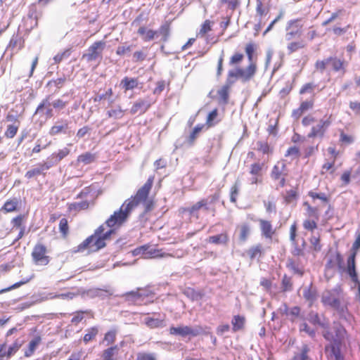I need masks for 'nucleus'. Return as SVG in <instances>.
<instances>
[{"label": "nucleus", "instance_id": "1", "mask_svg": "<svg viewBox=\"0 0 360 360\" xmlns=\"http://www.w3.org/2000/svg\"><path fill=\"white\" fill-rule=\"evenodd\" d=\"M347 335V330L340 323L334 322L330 328L326 326L323 331V336L330 342L325 347V352L329 359L343 360L340 347L344 343Z\"/></svg>", "mask_w": 360, "mask_h": 360}, {"label": "nucleus", "instance_id": "2", "mask_svg": "<svg viewBox=\"0 0 360 360\" xmlns=\"http://www.w3.org/2000/svg\"><path fill=\"white\" fill-rule=\"evenodd\" d=\"M105 229L104 224L98 226L94 234L86 238L75 248V252H83L86 250L88 252H93L104 248L106 245L105 240L110 239L111 234L114 233L113 230L105 231Z\"/></svg>", "mask_w": 360, "mask_h": 360}, {"label": "nucleus", "instance_id": "3", "mask_svg": "<svg viewBox=\"0 0 360 360\" xmlns=\"http://www.w3.org/2000/svg\"><path fill=\"white\" fill-rule=\"evenodd\" d=\"M256 50V45L254 43H248L245 47V51L248 57V65L245 68H238L235 70L236 73L231 75H238L242 78V82H248L252 80L257 72V64L253 60L254 53Z\"/></svg>", "mask_w": 360, "mask_h": 360}, {"label": "nucleus", "instance_id": "4", "mask_svg": "<svg viewBox=\"0 0 360 360\" xmlns=\"http://www.w3.org/2000/svg\"><path fill=\"white\" fill-rule=\"evenodd\" d=\"M348 63L338 56H329L323 60H317L314 64L315 70L319 72H323L328 67L334 72H338L344 75L347 70Z\"/></svg>", "mask_w": 360, "mask_h": 360}, {"label": "nucleus", "instance_id": "5", "mask_svg": "<svg viewBox=\"0 0 360 360\" xmlns=\"http://www.w3.org/2000/svg\"><path fill=\"white\" fill-rule=\"evenodd\" d=\"M124 297L127 302L134 305H148L154 302L155 293L146 288H138L126 292Z\"/></svg>", "mask_w": 360, "mask_h": 360}, {"label": "nucleus", "instance_id": "6", "mask_svg": "<svg viewBox=\"0 0 360 360\" xmlns=\"http://www.w3.org/2000/svg\"><path fill=\"white\" fill-rule=\"evenodd\" d=\"M132 210L131 205H129L124 202L119 210L114 212L105 221V224L110 229V230H113L115 233L117 229H119L126 222Z\"/></svg>", "mask_w": 360, "mask_h": 360}, {"label": "nucleus", "instance_id": "7", "mask_svg": "<svg viewBox=\"0 0 360 360\" xmlns=\"http://www.w3.org/2000/svg\"><path fill=\"white\" fill-rule=\"evenodd\" d=\"M154 179V176H149L146 182L138 189L136 194L124 201L127 205H131L132 210L137 207L141 202H145L148 199L153 184Z\"/></svg>", "mask_w": 360, "mask_h": 360}, {"label": "nucleus", "instance_id": "8", "mask_svg": "<svg viewBox=\"0 0 360 360\" xmlns=\"http://www.w3.org/2000/svg\"><path fill=\"white\" fill-rule=\"evenodd\" d=\"M31 257L35 266H45L50 264L51 257L49 255V250L46 245L37 243L32 250Z\"/></svg>", "mask_w": 360, "mask_h": 360}, {"label": "nucleus", "instance_id": "9", "mask_svg": "<svg viewBox=\"0 0 360 360\" xmlns=\"http://www.w3.org/2000/svg\"><path fill=\"white\" fill-rule=\"evenodd\" d=\"M303 205L306 208L307 219L303 221V227L305 230L313 231L317 229V223L320 218V212L318 207L311 205L308 202H304Z\"/></svg>", "mask_w": 360, "mask_h": 360}, {"label": "nucleus", "instance_id": "10", "mask_svg": "<svg viewBox=\"0 0 360 360\" xmlns=\"http://www.w3.org/2000/svg\"><path fill=\"white\" fill-rule=\"evenodd\" d=\"M304 24L301 18H296L288 21L285 27V39L292 41L300 38L302 35Z\"/></svg>", "mask_w": 360, "mask_h": 360}, {"label": "nucleus", "instance_id": "11", "mask_svg": "<svg viewBox=\"0 0 360 360\" xmlns=\"http://www.w3.org/2000/svg\"><path fill=\"white\" fill-rule=\"evenodd\" d=\"M231 73H236L235 70H230L227 75V79L226 84L223 85L218 91L217 95L220 101L226 104L229 102V91L231 85L237 80L239 79L242 82V78L238 75H231Z\"/></svg>", "mask_w": 360, "mask_h": 360}, {"label": "nucleus", "instance_id": "12", "mask_svg": "<svg viewBox=\"0 0 360 360\" xmlns=\"http://www.w3.org/2000/svg\"><path fill=\"white\" fill-rule=\"evenodd\" d=\"M271 178L278 182V185L281 188H283L286 184V178L288 176V169L286 165L283 162H277L270 173Z\"/></svg>", "mask_w": 360, "mask_h": 360}, {"label": "nucleus", "instance_id": "13", "mask_svg": "<svg viewBox=\"0 0 360 360\" xmlns=\"http://www.w3.org/2000/svg\"><path fill=\"white\" fill-rule=\"evenodd\" d=\"M105 42L103 41H97L94 42L87 49V53L82 55V58L86 59L87 62L101 60L103 51L105 49Z\"/></svg>", "mask_w": 360, "mask_h": 360}, {"label": "nucleus", "instance_id": "14", "mask_svg": "<svg viewBox=\"0 0 360 360\" xmlns=\"http://www.w3.org/2000/svg\"><path fill=\"white\" fill-rule=\"evenodd\" d=\"M332 123L331 115L326 120H320L319 123L311 128L310 131L307 134L308 138L314 139L316 137H324L328 127Z\"/></svg>", "mask_w": 360, "mask_h": 360}, {"label": "nucleus", "instance_id": "15", "mask_svg": "<svg viewBox=\"0 0 360 360\" xmlns=\"http://www.w3.org/2000/svg\"><path fill=\"white\" fill-rule=\"evenodd\" d=\"M259 222L261 236L267 240L272 241L276 236V229L274 227L271 221L260 218Z\"/></svg>", "mask_w": 360, "mask_h": 360}, {"label": "nucleus", "instance_id": "16", "mask_svg": "<svg viewBox=\"0 0 360 360\" xmlns=\"http://www.w3.org/2000/svg\"><path fill=\"white\" fill-rule=\"evenodd\" d=\"M219 192H216L210 196V201L207 198H202L198 201V202L200 205V209H203L207 212H211L212 215L214 217L216 214L217 210L215 207L212 206V205L217 202L219 199Z\"/></svg>", "mask_w": 360, "mask_h": 360}, {"label": "nucleus", "instance_id": "17", "mask_svg": "<svg viewBox=\"0 0 360 360\" xmlns=\"http://www.w3.org/2000/svg\"><path fill=\"white\" fill-rule=\"evenodd\" d=\"M264 165V163L260 162H254L250 165L249 172L252 175V184H257L262 183Z\"/></svg>", "mask_w": 360, "mask_h": 360}, {"label": "nucleus", "instance_id": "18", "mask_svg": "<svg viewBox=\"0 0 360 360\" xmlns=\"http://www.w3.org/2000/svg\"><path fill=\"white\" fill-rule=\"evenodd\" d=\"M169 333L173 335H179L183 338L188 335L194 337L200 334V330L197 329H193L191 327L188 326L179 327L172 326L169 328Z\"/></svg>", "mask_w": 360, "mask_h": 360}, {"label": "nucleus", "instance_id": "19", "mask_svg": "<svg viewBox=\"0 0 360 360\" xmlns=\"http://www.w3.org/2000/svg\"><path fill=\"white\" fill-rule=\"evenodd\" d=\"M321 302L324 305L330 306L337 310H339L340 308V300L331 291H327L323 293Z\"/></svg>", "mask_w": 360, "mask_h": 360}, {"label": "nucleus", "instance_id": "20", "mask_svg": "<svg viewBox=\"0 0 360 360\" xmlns=\"http://www.w3.org/2000/svg\"><path fill=\"white\" fill-rule=\"evenodd\" d=\"M314 104V100L301 102L300 106L292 111V117L296 120H299L305 112L313 108Z\"/></svg>", "mask_w": 360, "mask_h": 360}, {"label": "nucleus", "instance_id": "21", "mask_svg": "<svg viewBox=\"0 0 360 360\" xmlns=\"http://www.w3.org/2000/svg\"><path fill=\"white\" fill-rule=\"evenodd\" d=\"M307 195L311 199L312 202H315L316 200H319L323 206H328V208L331 207L330 203V195L326 193H318L314 191H309L307 193Z\"/></svg>", "mask_w": 360, "mask_h": 360}, {"label": "nucleus", "instance_id": "22", "mask_svg": "<svg viewBox=\"0 0 360 360\" xmlns=\"http://www.w3.org/2000/svg\"><path fill=\"white\" fill-rule=\"evenodd\" d=\"M288 44L286 46L288 54H292L295 52L304 49L307 47L306 41L300 38L292 39V41H287Z\"/></svg>", "mask_w": 360, "mask_h": 360}, {"label": "nucleus", "instance_id": "23", "mask_svg": "<svg viewBox=\"0 0 360 360\" xmlns=\"http://www.w3.org/2000/svg\"><path fill=\"white\" fill-rule=\"evenodd\" d=\"M69 129V123L67 120L58 121L54 125H53L49 131V134L53 136L60 134H66Z\"/></svg>", "mask_w": 360, "mask_h": 360}, {"label": "nucleus", "instance_id": "24", "mask_svg": "<svg viewBox=\"0 0 360 360\" xmlns=\"http://www.w3.org/2000/svg\"><path fill=\"white\" fill-rule=\"evenodd\" d=\"M50 167L51 166L46 162L39 163L37 167L28 170L25 173V176L28 179H31L39 175L45 176L44 171L48 170Z\"/></svg>", "mask_w": 360, "mask_h": 360}, {"label": "nucleus", "instance_id": "25", "mask_svg": "<svg viewBox=\"0 0 360 360\" xmlns=\"http://www.w3.org/2000/svg\"><path fill=\"white\" fill-rule=\"evenodd\" d=\"M356 255L355 253H352L351 255L347 259V271L349 276L351 277L352 280L354 283H357L359 281L358 280V276L357 273L356 271V264H355V259H356Z\"/></svg>", "mask_w": 360, "mask_h": 360}, {"label": "nucleus", "instance_id": "26", "mask_svg": "<svg viewBox=\"0 0 360 360\" xmlns=\"http://www.w3.org/2000/svg\"><path fill=\"white\" fill-rule=\"evenodd\" d=\"M151 106V103L144 100H139L135 102L131 108L130 112L132 115L145 113Z\"/></svg>", "mask_w": 360, "mask_h": 360}, {"label": "nucleus", "instance_id": "27", "mask_svg": "<svg viewBox=\"0 0 360 360\" xmlns=\"http://www.w3.org/2000/svg\"><path fill=\"white\" fill-rule=\"evenodd\" d=\"M207 243L214 245H226L229 241V236L226 231L217 235L211 236L207 239Z\"/></svg>", "mask_w": 360, "mask_h": 360}, {"label": "nucleus", "instance_id": "28", "mask_svg": "<svg viewBox=\"0 0 360 360\" xmlns=\"http://www.w3.org/2000/svg\"><path fill=\"white\" fill-rule=\"evenodd\" d=\"M247 255L250 260L262 257L264 254V249L261 243L251 246L247 251Z\"/></svg>", "mask_w": 360, "mask_h": 360}, {"label": "nucleus", "instance_id": "29", "mask_svg": "<svg viewBox=\"0 0 360 360\" xmlns=\"http://www.w3.org/2000/svg\"><path fill=\"white\" fill-rule=\"evenodd\" d=\"M288 269H289L294 274H297L300 276H302L304 274V268L302 266L298 260L293 259H289L286 264Z\"/></svg>", "mask_w": 360, "mask_h": 360}, {"label": "nucleus", "instance_id": "30", "mask_svg": "<svg viewBox=\"0 0 360 360\" xmlns=\"http://www.w3.org/2000/svg\"><path fill=\"white\" fill-rule=\"evenodd\" d=\"M204 127L205 124H198L193 129L186 139V142L189 146H193L195 144L196 139Z\"/></svg>", "mask_w": 360, "mask_h": 360}, {"label": "nucleus", "instance_id": "31", "mask_svg": "<svg viewBox=\"0 0 360 360\" xmlns=\"http://www.w3.org/2000/svg\"><path fill=\"white\" fill-rule=\"evenodd\" d=\"M285 205H296L299 194L297 189H290L282 194Z\"/></svg>", "mask_w": 360, "mask_h": 360}, {"label": "nucleus", "instance_id": "32", "mask_svg": "<svg viewBox=\"0 0 360 360\" xmlns=\"http://www.w3.org/2000/svg\"><path fill=\"white\" fill-rule=\"evenodd\" d=\"M214 22L210 20H205L200 25L197 37L207 39V34L212 31Z\"/></svg>", "mask_w": 360, "mask_h": 360}, {"label": "nucleus", "instance_id": "33", "mask_svg": "<svg viewBox=\"0 0 360 360\" xmlns=\"http://www.w3.org/2000/svg\"><path fill=\"white\" fill-rule=\"evenodd\" d=\"M19 205V200L14 198L7 200L1 208V211L4 213L13 212L18 210Z\"/></svg>", "mask_w": 360, "mask_h": 360}, {"label": "nucleus", "instance_id": "34", "mask_svg": "<svg viewBox=\"0 0 360 360\" xmlns=\"http://www.w3.org/2000/svg\"><path fill=\"white\" fill-rule=\"evenodd\" d=\"M120 85L124 91L133 90L139 86V80L137 78L124 77L120 82Z\"/></svg>", "mask_w": 360, "mask_h": 360}, {"label": "nucleus", "instance_id": "35", "mask_svg": "<svg viewBox=\"0 0 360 360\" xmlns=\"http://www.w3.org/2000/svg\"><path fill=\"white\" fill-rule=\"evenodd\" d=\"M245 317L241 315H235L231 320L232 330L237 332L243 330L245 325Z\"/></svg>", "mask_w": 360, "mask_h": 360}, {"label": "nucleus", "instance_id": "36", "mask_svg": "<svg viewBox=\"0 0 360 360\" xmlns=\"http://www.w3.org/2000/svg\"><path fill=\"white\" fill-rule=\"evenodd\" d=\"M144 323L151 329L161 328L165 326V318L158 319L148 316L144 319Z\"/></svg>", "mask_w": 360, "mask_h": 360}, {"label": "nucleus", "instance_id": "37", "mask_svg": "<svg viewBox=\"0 0 360 360\" xmlns=\"http://www.w3.org/2000/svg\"><path fill=\"white\" fill-rule=\"evenodd\" d=\"M138 34L142 37L144 41L153 40L157 34V32L153 30H148L146 27L141 26L137 31Z\"/></svg>", "mask_w": 360, "mask_h": 360}, {"label": "nucleus", "instance_id": "38", "mask_svg": "<svg viewBox=\"0 0 360 360\" xmlns=\"http://www.w3.org/2000/svg\"><path fill=\"white\" fill-rule=\"evenodd\" d=\"M41 338L39 335L35 336L28 344L27 349L25 351L24 355L26 357L31 356L37 348V347L41 343Z\"/></svg>", "mask_w": 360, "mask_h": 360}, {"label": "nucleus", "instance_id": "39", "mask_svg": "<svg viewBox=\"0 0 360 360\" xmlns=\"http://www.w3.org/2000/svg\"><path fill=\"white\" fill-rule=\"evenodd\" d=\"M238 229H239L238 238H239L240 241L245 242L248 239V238L251 233L250 226L248 223H243L238 226Z\"/></svg>", "mask_w": 360, "mask_h": 360}, {"label": "nucleus", "instance_id": "40", "mask_svg": "<svg viewBox=\"0 0 360 360\" xmlns=\"http://www.w3.org/2000/svg\"><path fill=\"white\" fill-rule=\"evenodd\" d=\"M89 207V202L87 200L75 202L69 204L68 210L71 212H79L87 210Z\"/></svg>", "mask_w": 360, "mask_h": 360}, {"label": "nucleus", "instance_id": "41", "mask_svg": "<svg viewBox=\"0 0 360 360\" xmlns=\"http://www.w3.org/2000/svg\"><path fill=\"white\" fill-rule=\"evenodd\" d=\"M200 210V205L197 202L190 207H181L180 212L181 213H188L191 217L199 219V211Z\"/></svg>", "mask_w": 360, "mask_h": 360}, {"label": "nucleus", "instance_id": "42", "mask_svg": "<svg viewBox=\"0 0 360 360\" xmlns=\"http://www.w3.org/2000/svg\"><path fill=\"white\" fill-rule=\"evenodd\" d=\"M125 110H123L120 105L108 110L106 115L108 118H113L115 120H119L124 117Z\"/></svg>", "mask_w": 360, "mask_h": 360}, {"label": "nucleus", "instance_id": "43", "mask_svg": "<svg viewBox=\"0 0 360 360\" xmlns=\"http://www.w3.org/2000/svg\"><path fill=\"white\" fill-rule=\"evenodd\" d=\"M303 296L304 299L309 302V306L311 307L314 302L316 300L317 292L316 289L313 288L311 285L304 290Z\"/></svg>", "mask_w": 360, "mask_h": 360}, {"label": "nucleus", "instance_id": "44", "mask_svg": "<svg viewBox=\"0 0 360 360\" xmlns=\"http://www.w3.org/2000/svg\"><path fill=\"white\" fill-rule=\"evenodd\" d=\"M96 157L95 154L91 153L90 152H86L84 153L79 155L77 158V161L79 163L89 165L94 162L96 160Z\"/></svg>", "mask_w": 360, "mask_h": 360}, {"label": "nucleus", "instance_id": "45", "mask_svg": "<svg viewBox=\"0 0 360 360\" xmlns=\"http://www.w3.org/2000/svg\"><path fill=\"white\" fill-rule=\"evenodd\" d=\"M150 258H162V257H174V255L168 253L163 251L162 249H153L147 252Z\"/></svg>", "mask_w": 360, "mask_h": 360}, {"label": "nucleus", "instance_id": "46", "mask_svg": "<svg viewBox=\"0 0 360 360\" xmlns=\"http://www.w3.org/2000/svg\"><path fill=\"white\" fill-rule=\"evenodd\" d=\"M281 290L283 292L291 291L293 288V282L292 278L287 274H284L281 280Z\"/></svg>", "mask_w": 360, "mask_h": 360}, {"label": "nucleus", "instance_id": "47", "mask_svg": "<svg viewBox=\"0 0 360 360\" xmlns=\"http://www.w3.org/2000/svg\"><path fill=\"white\" fill-rule=\"evenodd\" d=\"M118 351L117 345H114L107 348L103 352V360H113L115 354Z\"/></svg>", "mask_w": 360, "mask_h": 360}, {"label": "nucleus", "instance_id": "48", "mask_svg": "<svg viewBox=\"0 0 360 360\" xmlns=\"http://www.w3.org/2000/svg\"><path fill=\"white\" fill-rule=\"evenodd\" d=\"M59 231L63 238H66L69 234L68 221L66 218H62L59 222Z\"/></svg>", "mask_w": 360, "mask_h": 360}, {"label": "nucleus", "instance_id": "49", "mask_svg": "<svg viewBox=\"0 0 360 360\" xmlns=\"http://www.w3.org/2000/svg\"><path fill=\"white\" fill-rule=\"evenodd\" d=\"M343 263V258L340 253L336 252L332 259L328 261V265L330 267L338 266L339 268L342 267Z\"/></svg>", "mask_w": 360, "mask_h": 360}, {"label": "nucleus", "instance_id": "50", "mask_svg": "<svg viewBox=\"0 0 360 360\" xmlns=\"http://www.w3.org/2000/svg\"><path fill=\"white\" fill-rule=\"evenodd\" d=\"M20 124H8L4 133V136L8 139L13 138L18 133Z\"/></svg>", "mask_w": 360, "mask_h": 360}, {"label": "nucleus", "instance_id": "51", "mask_svg": "<svg viewBox=\"0 0 360 360\" xmlns=\"http://www.w3.org/2000/svg\"><path fill=\"white\" fill-rule=\"evenodd\" d=\"M335 162L330 160L329 161L324 162L321 166V170L320 172V174L321 175H323L329 171L331 174H333L335 171Z\"/></svg>", "mask_w": 360, "mask_h": 360}, {"label": "nucleus", "instance_id": "52", "mask_svg": "<svg viewBox=\"0 0 360 360\" xmlns=\"http://www.w3.org/2000/svg\"><path fill=\"white\" fill-rule=\"evenodd\" d=\"M25 214H18L16 217H13L11 220V224L13 225V228L15 229H21L25 228L23 224L25 221Z\"/></svg>", "mask_w": 360, "mask_h": 360}, {"label": "nucleus", "instance_id": "53", "mask_svg": "<svg viewBox=\"0 0 360 360\" xmlns=\"http://www.w3.org/2000/svg\"><path fill=\"white\" fill-rule=\"evenodd\" d=\"M309 242L311 243V248L315 252H320L322 245L321 244V238L320 236H311L309 239Z\"/></svg>", "mask_w": 360, "mask_h": 360}, {"label": "nucleus", "instance_id": "54", "mask_svg": "<svg viewBox=\"0 0 360 360\" xmlns=\"http://www.w3.org/2000/svg\"><path fill=\"white\" fill-rule=\"evenodd\" d=\"M90 314V311L89 310H85V311H77L76 312H75L73 314V316L71 319V323L72 324H75V325H77L78 324L79 322H81L84 316V314Z\"/></svg>", "mask_w": 360, "mask_h": 360}, {"label": "nucleus", "instance_id": "55", "mask_svg": "<svg viewBox=\"0 0 360 360\" xmlns=\"http://www.w3.org/2000/svg\"><path fill=\"white\" fill-rule=\"evenodd\" d=\"M70 153V150L68 148H64L63 149L59 150L56 153H53L52 154V158L56 160L57 162H60L64 158L68 156Z\"/></svg>", "mask_w": 360, "mask_h": 360}, {"label": "nucleus", "instance_id": "56", "mask_svg": "<svg viewBox=\"0 0 360 360\" xmlns=\"http://www.w3.org/2000/svg\"><path fill=\"white\" fill-rule=\"evenodd\" d=\"M300 156V148L296 146L288 148L285 153V157H290L291 159L299 158Z\"/></svg>", "mask_w": 360, "mask_h": 360}, {"label": "nucleus", "instance_id": "57", "mask_svg": "<svg viewBox=\"0 0 360 360\" xmlns=\"http://www.w3.org/2000/svg\"><path fill=\"white\" fill-rule=\"evenodd\" d=\"M71 54V49H67L61 53H57L53 57V60L56 64H59L63 60L68 58Z\"/></svg>", "mask_w": 360, "mask_h": 360}, {"label": "nucleus", "instance_id": "58", "mask_svg": "<svg viewBox=\"0 0 360 360\" xmlns=\"http://www.w3.org/2000/svg\"><path fill=\"white\" fill-rule=\"evenodd\" d=\"M244 59V55L240 52H235L229 59L230 65H236L240 64Z\"/></svg>", "mask_w": 360, "mask_h": 360}, {"label": "nucleus", "instance_id": "59", "mask_svg": "<svg viewBox=\"0 0 360 360\" xmlns=\"http://www.w3.org/2000/svg\"><path fill=\"white\" fill-rule=\"evenodd\" d=\"M117 331L115 330H110L108 331L103 338V341L106 342V344L112 345L115 342Z\"/></svg>", "mask_w": 360, "mask_h": 360}, {"label": "nucleus", "instance_id": "60", "mask_svg": "<svg viewBox=\"0 0 360 360\" xmlns=\"http://www.w3.org/2000/svg\"><path fill=\"white\" fill-rule=\"evenodd\" d=\"M344 13V9H338L335 12L332 13L330 16L323 22V25H327L329 23L335 21L337 18L342 16Z\"/></svg>", "mask_w": 360, "mask_h": 360}, {"label": "nucleus", "instance_id": "61", "mask_svg": "<svg viewBox=\"0 0 360 360\" xmlns=\"http://www.w3.org/2000/svg\"><path fill=\"white\" fill-rule=\"evenodd\" d=\"M309 349L307 345H303L302 352L300 354H295L292 360H307L308 358L307 353Z\"/></svg>", "mask_w": 360, "mask_h": 360}, {"label": "nucleus", "instance_id": "62", "mask_svg": "<svg viewBox=\"0 0 360 360\" xmlns=\"http://www.w3.org/2000/svg\"><path fill=\"white\" fill-rule=\"evenodd\" d=\"M98 334V329L96 327H92L89 328L87 333L84 336V342L85 343L89 342L95 338L96 335Z\"/></svg>", "mask_w": 360, "mask_h": 360}, {"label": "nucleus", "instance_id": "63", "mask_svg": "<svg viewBox=\"0 0 360 360\" xmlns=\"http://www.w3.org/2000/svg\"><path fill=\"white\" fill-rule=\"evenodd\" d=\"M170 25L168 22H166L162 25L160 27V33L162 36L163 40L166 41L169 35Z\"/></svg>", "mask_w": 360, "mask_h": 360}, {"label": "nucleus", "instance_id": "64", "mask_svg": "<svg viewBox=\"0 0 360 360\" xmlns=\"http://www.w3.org/2000/svg\"><path fill=\"white\" fill-rule=\"evenodd\" d=\"M22 343L16 340L7 349V359H10L11 356L14 354L21 347Z\"/></svg>", "mask_w": 360, "mask_h": 360}]
</instances>
